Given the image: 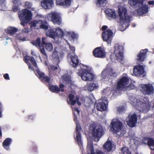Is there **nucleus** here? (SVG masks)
<instances>
[{
    "label": "nucleus",
    "instance_id": "obj_12",
    "mask_svg": "<svg viewBox=\"0 0 154 154\" xmlns=\"http://www.w3.org/2000/svg\"><path fill=\"white\" fill-rule=\"evenodd\" d=\"M112 34V30L109 29L103 31L102 34V37L103 41L107 42L108 43H110L111 42Z\"/></svg>",
    "mask_w": 154,
    "mask_h": 154
},
{
    "label": "nucleus",
    "instance_id": "obj_2",
    "mask_svg": "<svg viewBox=\"0 0 154 154\" xmlns=\"http://www.w3.org/2000/svg\"><path fill=\"white\" fill-rule=\"evenodd\" d=\"M89 130L94 140L96 142L98 141L104 134L102 127L97 126L95 123L90 125Z\"/></svg>",
    "mask_w": 154,
    "mask_h": 154
},
{
    "label": "nucleus",
    "instance_id": "obj_10",
    "mask_svg": "<svg viewBox=\"0 0 154 154\" xmlns=\"http://www.w3.org/2000/svg\"><path fill=\"white\" fill-rule=\"evenodd\" d=\"M148 52L147 49L140 50L139 53L137 54L136 58L137 62L138 64H141L142 63L146 57Z\"/></svg>",
    "mask_w": 154,
    "mask_h": 154
},
{
    "label": "nucleus",
    "instance_id": "obj_38",
    "mask_svg": "<svg viewBox=\"0 0 154 154\" xmlns=\"http://www.w3.org/2000/svg\"><path fill=\"white\" fill-rule=\"evenodd\" d=\"M147 145L149 146H154V140L151 138H149L147 139Z\"/></svg>",
    "mask_w": 154,
    "mask_h": 154
},
{
    "label": "nucleus",
    "instance_id": "obj_37",
    "mask_svg": "<svg viewBox=\"0 0 154 154\" xmlns=\"http://www.w3.org/2000/svg\"><path fill=\"white\" fill-rule=\"evenodd\" d=\"M122 154H131L130 152L129 149L127 147H124L122 148L121 150ZM135 154H138V153H136Z\"/></svg>",
    "mask_w": 154,
    "mask_h": 154
},
{
    "label": "nucleus",
    "instance_id": "obj_49",
    "mask_svg": "<svg viewBox=\"0 0 154 154\" xmlns=\"http://www.w3.org/2000/svg\"><path fill=\"white\" fill-rule=\"evenodd\" d=\"M69 48L72 53H73V54H75V47L73 46H70L69 44Z\"/></svg>",
    "mask_w": 154,
    "mask_h": 154
},
{
    "label": "nucleus",
    "instance_id": "obj_17",
    "mask_svg": "<svg viewBox=\"0 0 154 154\" xmlns=\"http://www.w3.org/2000/svg\"><path fill=\"white\" fill-rule=\"evenodd\" d=\"M57 5L63 6L64 7H69L71 4V0H56Z\"/></svg>",
    "mask_w": 154,
    "mask_h": 154
},
{
    "label": "nucleus",
    "instance_id": "obj_52",
    "mask_svg": "<svg viewBox=\"0 0 154 154\" xmlns=\"http://www.w3.org/2000/svg\"><path fill=\"white\" fill-rule=\"evenodd\" d=\"M3 77L5 79H6V80H9L10 79V78L9 77V75L8 73L5 74L4 75Z\"/></svg>",
    "mask_w": 154,
    "mask_h": 154
},
{
    "label": "nucleus",
    "instance_id": "obj_63",
    "mask_svg": "<svg viewBox=\"0 0 154 154\" xmlns=\"http://www.w3.org/2000/svg\"><path fill=\"white\" fill-rule=\"evenodd\" d=\"M77 117L75 116L74 118V121H77Z\"/></svg>",
    "mask_w": 154,
    "mask_h": 154
},
{
    "label": "nucleus",
    "instance_id": "obj_28",
    "mask_svg": "<svg viewBox=\"0 0 154 154\" xmlns=\"http://www.w3.org/2000/svg\"><path fill=\"white\" fill-rule=\"evenodd\" d=\"M11 139L9 138H6L2 143L3 146L5 149H8L11 143Z\"/></svg>",
    "mask_w": 154,
    "mask_h": 154
},
{
    "label": "nucleus",
    "instance_id": "obj_60",
    "mask_svg": "<svg viewBox=\"0 0 154 154\" xmlns=\"http://www.w3.org/2000/svg\"><path fill=\"white\" fill-rule=\"evenodd\" d=\"M74 110L75 111H76L77 113L79 114L80 113V111L77 108H75L74 109Z\"/></svg>",
    "mask_w": 154,
    "mask_h": 154
},
{
    "label": "nucleus",
    "instance_id": "obj_21",
    "mask_svg": "<svg viewBox=\"0 0 154 154\" xmlns=\"http://www.w3.org/2000/svg\"><path fill=\"white\" fill-rule=\"evenodd\" d=\"M50 91L56 93H58L60 91L63 92L64 91V88L60 89L57 85H50L48 87Z\"/></svg>",
    "mask_w": 154,
    "mask_h": 154
},
{
    "label": "nucleus",
    "instance_id": "obj_51",
    "mask_svg": "<svg viewBox=\"0 0 154 154\" xmlns=\"http://www.w3.org/2000/svg\"><path fill=\"white\" fill-rule=\"evenodd\" d=\"M69 100H72L74 98V96L72 94H69L68 96Z\"/></svg>",
    "mask_w": 154,
    "mask_h": 154
},
{
    "label": "nucleus",
    "instance_id": "obj_62",
    "mask_svg": "<svg viewBox=\"0 0 154 154\" xmlns=\"http://www.w3.org/2000/svg\"><path fill=\"white\" fill-rule=\"evenodd\" d=\"M24 58L25 60L27 61H29L30 60V57L28 56H25Z\"/></svg>",
    "mask_w": 154,
    "mask_h": 154
},
{
    "label": "nucleus",
    "instance_id": "obj_6",
    "mask_svg": "<svg viewBox=\"0 0 154 154\" xmlns=\"http://www.w3.org/2000/svg\"><path fill=\"white\" fill-rule=\"evenodd\" d=\"M114 53L117 60L122 61L124 58V47L118 44H116L114 46Z\"/></svg>",
    "mask_w": 154,
    "mask_h": 154
},
{
    "label": "nucleus",
    "instance_id": "obj_46",
    "mask_svg": "<svg viewBox=\"0 0 154 154\" xmlns=\"http://www.w3.org/2000/svg\"><path fill=\"white\" fill-rule=\"evenodd\" d=\"M57 52H54L53 54V56L54 59L58 60L59 59V57Z\"/></svg>",
    "mask_w": 154,
    "mask_h": 154
},
{
    "label": "nucleus",
    "instance_id": "obj_45",
    "mask_svg": "<svg viewBox=\"0 0 154 154\" xmlns=\"http://www.w3.org/2000/svg\"><path fill=\"white\" fill-rule=\"evenodd\" d=\"M109 75L110 77L112 78H115L117 76L116 72L112 71V69L111 71H110L109 73Z\"/></svg>",
    "mask_w": 154,
    "mask_h": 154
},
{
    "label": "nucleus",
    "instance_id": "obj_61",
    "mask_svg": "<svg viewBox=\"0 0 154 154\" xmlns=\"http://www.w3.org/2000/svg\"><path fill=\"white\" fill-rule=\"evenodd\" d=\"M76 99L77 104L79 106L81 104V103L79 101V98L76 97Z\"/></svg>",
    "mask_w": 154,
    "mask_h": 154
},
{
    "label": "nucleus",
    "instance_id": "obj_56",
    "mask_svg": "<svg viewBox=\"0 0 154 154\" xmlns=\"http://www.w3.org/2000/svg\"><path fill=\"white\" fill-rule=\"evenodd\" d=\"M107 28L108 27L106 26H103L102 27L101 29L102 30H104V31H106V30L107 29Z\"/></svg>",
    "mask_w": 154,
    "mask_h": 154
},
{
    "label": "nucleus",
    "instance_id": "obj_59",
    "mask_svg": "<svg viewBox=\"0 0 154 154\" xmlns=\"http://www.w3.org/2000/svg\"><path fill=\"white\" fill-rule=\"evenodd\" d=\"M28 119H33V116L32 115H28L27 116Z\"/></svg>",
    "mask_w": 154,
    "mask_h": 154
},
{
    "label": "nucleus",
    "instance_id": "obj_8",
    "mask_svg": "<svg viewBox=\"0 0 154 154\" xmlns=\"http://www.w3.org/2000/svg\"><path fill=\"white\" fill-rule=\"evenodd\" d=\"M129 82V79L127 77H122L118 80L116 89L118 90H121L125 88L128 85Z\"/></svg>",
    "mask_w": 154,
    "mask_h": 154
},
{
    "label": "nucleus",
    "instance_id": "obj_20",
    "mask_svg": "<svg viewBox=\"0 0 154 154\" xmlns=\"http://www.w3.org/2000/svg\"><path fill=\"white\" fill-rule=\"evenodd\" d=\"M69 56L72 63V66L73 67H76L78 65L79 62L78 57L75 54L74 56L69 54L68 56Z\"/></svg>",
    "mask_w": 154,
    "mask_h": 154
},
{
    "label": "nucleus",
    "instance_id": "obj_43",
    "mask_svg": "<svg viewBox=\"0 0 154 154\" xmlns=\"http://www.w3.org/2000/svg\"><path fill=\"white\" fill-rule=\"evenodd\" d=\"M25 7L26 8V9H30L32 6V4L30 2H26L25 3Z\"/></svg>",
    "mask_w": 154,
    "mask_h": 154
},
{
    "label": "nucleus",
    "instance_id": "obj_11",
    "mask_svg": "<svg viewBox=\"0 0 154 154\" xmlns=\"http://www.w3.org/2000/svg\"><path fill=\"white\" fill-rule=\"evenodd\" d=\"M93 54L94 57L97 58H103L106 57V52L101 47L96 48L93 50Z\"/></svg>",
    "mask_w": 154,
    "mask_h": 154
},
{
    "label": "nucleus",
    "instance_id": "obj_15",
    "mask_svg": "<svg viewBox=\"0 0 154 154\" xmlns=\"http://www.w3.org/2000/svg\"><path fill=\"white\" fill-rule=\"evenodd\" d=\"M45 38L43 37L42 39V42L41 43V39L40 38H38L35 40H32L31 42V43L33 45L39 48H42V46H43L45 44Z\"/></svg>",
    "mask_w": 154,
    "mask_h": 154
},
{
    "label": "nucleus",
    "instance_id": "obj_14",
    "mask_svg": "<svg viewBox=\"0 0 154 154\" xmlns=\"http://www.w3.org/2000/svg\"><path fill=\"white\" fill-rule=\"evenodd\" d=\"M37 75L39 79L42 82L49 83L51 80L50 78L47 76L44 73L39 70H37Z\"/></svg>",
    "mask_w": 154,
    "mask_h": 154
},
{
    "label": "nucleus",
    "instance_id": "obj_54",
    "mask_svg": "<svg viewBox=\"0 0 154 154\" xmlns=\"http://www.w3.org/2000/svg\"><path fill=\"white\" fill-rule=\"evenodd\" d=\"M51 69L52 70L54 71L57 69V67L54 65H52L51 66Z\"/></svg>",
    "mask_w": 154,
    "mask_h": 154
},
{
    "label": "nucleus",
    "instance_id": "obj_40",
    "mask_svg": "<svg viewBox=\"0 0 154 154\" xmlns=\"http://www.w3.org/2000/svg\"><path fill=\"white\" fill-rule=\"evenodd\" d=\"M68 34L71 37V38L73 39H76L78 37V35L77 34L75 33L74 32H68Z\"/></svg>",
    "mask_w": 154,
    "mask_h": 154
},
{
    "label": "nucleus",
    "instance_id": "obj_57",
    "mask_svg": "<svg viewBox=\"0 0 154 154\" xmlns=\"http://www.w3.org/2000/svg\"><path fill=\"white\" fill-rule=\"evenodd\" d=\"M148 4L149 5H154V1H149Z\"/></svg>",
    "mask_w": 154,
    "mask_h": 154
},
{
    "label": "nucleus",
    "instance_id": "obj_23",
    "mask_svg": "<svg viewBox=\"0 0 154 154\" xmlns=\"http://www.w3.org/2000/svg\"><path fill=\"white\" fill-rule=\"evenodd\" d=\"M128 2L131 6L137 7V6L143 5V0H129Z\"/></svg>",
    "mask_w": 154,
    "mask_h": 154
},
{
    "label": "nucleus",
    "instance_id": "obj_34",
    "mask_svg": "<svg viewBox=\"0 0 154 154\" xmlns=\"http://www.w3.org/2000/svg\"><path fill=\"white\" fill-rule=\"evenodd\" d=\"M98 87L97 84L94 83H90L87 85L88 90L90 91H91L95 88H97Z\"/></svg>",
    "mask_w": 154,
    "mask_h": 154
},
{
    "label": "nucleus",
    "instance_id": "obj_58",
    "mask_svg": "<svg viewBox=\"0 0 154 154\" xmlns=\"http://www.w3.org/2000/svg\"><path fill=\"white\" fill-rule=\"evenodd\" d=\"M59 88L61 89V88H64V85L63 84H60L59 85Z\"/></svg>",
    "mask_w": 154,
    "mask_h": 154
},
{
    "label": "nucleus",
    "instance_id": "obj_31",
    "mask_svg": "<svg viewBox=\"0 0 154 154\" xmlns=\"http://www.w3.org/2000/svg\"><path fill=\"white\" fill-rule=\"evenodd\" d=\"M39 23L41 24L40 26V28L45 30H47L48 29V25L47 22L46 21L39 20Z\"/></svg>",
    "mask_w": 154,
    "mask_h": 154
},
{
    "label": "nucleus",
    "instance_id": "obj_42",
    "mask_svg": "<svg viewBox=\"0 0 154 154\" xmlns=\"http://www.w3.org/2000/svg\"><path fill=\"white\" fill-rule=\"evenodd\" d=\"M30 61L32 65L35 67H37V64L36 61L33 57H31L30 58Z\"/></svg>",
    "mask_w": 154,
    "mask_h": 154
},
{
    "label": "nucleus",
    "instance_id": "obj_5",
    "mask_svg": "<svg viewBox=\"0 0 154 154\" xmlns=\"http://www.w3.org/2000/svg\"><path fill=\"white\" fill-rule=\"evenodd\" d=\"M48 19L55 24L60 25L61 23V18L59 13L51 11L47 15Z\"/></svg>",
    "mask_w": 154,
    "mask_h": 154
},
{
    "label": "nucleus",
    "instance_id": "obj_24",
    "mask_svg": "<svg viewBox=\"0 0 154 154\" xmlns=\"http://www.w3.org/2000/svg\"><path fill=\"white\" fill-rule=\"evenodd\" d=\"M105 13L108 16L113 19H115L116 17V15L115 11L112 9L108 8L105 10Z\"/></svg>",
    "mask_w": 154,
    "mask_h": 154
},
{
    "label": "nucleus",
    "instance_id": "obj_3",
    "mask_svg": "<svg viewBox=\"0 0 154 154\" xmlns=\"http://www.w3.org/2000/svg\"><path fill=\"white\" fill-rule=\"evenodd\" d=\"M18 15L21 21L20 24L24 27L25 24L28 23L32 20V14L31 11L25 9L19 11Z\"/></svg>",
    "mask_w": 154,
    "mask_h": 154
},
{
    "label": "nucleus",
    "instance_id": "obj_39",
    "mask_svg": "<svg viewBox=\"0 0 154 154\" xmlns=\"http://www.w3.org/2000/svg\"><path fill=\"white\" fill-rule=\"evenodd\" d=\"M76 140L79 145L82 144L81 134L79 132L76 133Z\"/></svg>",
    "mask_w": 154,
    "mask_h": 154
},
{
    "label": "nucleus",
    "instance_id": "obj_22",
    "mask_svg": "<svg viewBox=\"0 0 154 154\" xmlns=\"http://www.w3.org/2000/svg\"><path fill=\"white\" fill-rule=\"evenodd\" d=\"M137 11L140 15H143L148 11V7L147 5H143L138 8Z\"/></svg>",
    "mask_w": 154,
    "mask_h": 154
},
{
    "label": "nucleus",
    "instance_id": "obj_64",
    "mask_svg": "<svg viewBox=\"0 0 154 154\" xmlns=\"http://www.w3.org/2000/svg\"><path fill=\"white\" fill-rule=\"evenodd\" d=\"M132 86H133V87L132 88H132V89H133L134 88V85H129V86L130 87V88H131Z\"/></svg>",
    "mask_w": 154,
    "mask_h": 154
},
{
    "label": "nucleus",
    "instance_id": "obj_29",
    "mask_svg": "<svg viewBox=\"0 0 154 154\" xmlns=\"http://www.w3.org/2000/svg\"><path fill=\"white\" fill-rule=\"evenodd\" d=\"M47 34L48 36L53 38H54L56 36L55 30L53 29L49 30L47 32Z\"/></svg>",
    "mask_w": 154,
    "mask_h": 154
},
{
    "label": "nucleus",
    "instance_id": "obj_44",
    "mask_svg": "<svg viewBox=\"0 0 154 154\" xmlns=\"http://www.w3.org/2000/svg\"><path fill=\"white\" fill-rule=\"evenodd\" d=\"M81 127L80 125L79 124H76V133H80V131L81 130Z\"/></svg>",
    "mask_w": 154,
    "mask_h": 154
},
{
    "label": "nucleus",
    "instance_id": "obj_50",
    "mask_svg": "<svg viewBox=\"0 0 154 154\" xmlns=\"http://www.w3.org/2000/svg\"><path fill=\"white\" fill-rule=\"evenodd\" d=\"M3 111L2 106L1 103L0 102V118L2 117V112Z\"/></svg>",
    "mask_w": 154,
    "mask_h": 154
},
{
    "label": "nucleus",
    "instance_id": "obj_47",
    "mask_svg": "<svg viewBox=\"0 0 154 154\" xmlns=\"http://www.w3.org/2000/svg\"><path fill=\"white\" fill-rule=\"evenodd\" d=\"M44 45L42 46V48H39L41 52L45 56L47 55V54L45 51V49L44 48Z\"/></svg>",
    "mask_w": 154,
    "mask_h": 154
},
{
    "label": "nucleus",
    "instance_id": "obj_33",
    "mask_svg": "<svg viewBox=\"0 0 154 154\" xmlns=\"http://www.w3.org/2000/svg\"><path fill=\"white\" fill-rule=\"evenodd\" d=\"M56 33V36L59 37H62L64 35V33L63 30L60 28H58L55 30Z\"/></svg>",
    "mask_w": 154,
    "mask_h": 154
},
{
    "label": "nucleus",
    "instance_id": "obj_13",
    "mask_svg": "<svg viewBox=\"0 0 154 154\" xmlns=\"http://www.w3.org/2000/svg\"><path fill=\"white\" fill-rule=\"evenodd\" d=\"M140 91L144 94L150 95L154 92L153 87L150 84L142 85Z\"/></svg>",
    "mask_w": 154,
    "mask_h": 154
},
{
    "label": "nucleus",
    "instance_id": "obj_55",
    "mask_svg": "<svg viewBox=\"0 0 154 154\" xmlns=\"http://www.w3.org/2000/svg\"><path fill=\"white\" fill-rule=\"evenodd\" d=\"M22 32L25 33H28L29 32V29L28 28H25L22 30Z\"/></svg>",
    "mask_w": 154,
    "mask_h": 154
},
{
    "label": "nucleus",
    "instance_id": "obj_25",
    "mask_svg": "<svg viewBox=\"0 0 154 154\" xmlns=\"http://www.w3.org/2000/svg\"><path fill=\"white\" fill-rule=\"evenodd\" d=\"M96 108L98 111L102 112L106 110L107 106L106 103L104 102H102L97 103Z\"/></svg>",
    "mask_w": 154,
    "mask_h": 154
},
{
    "label": "nucleus",
    "instance_id": "obj_53",
    "mask_svg": "<svg viewBox=\"0 0 154 154\" xmlns=\"http://www.w3.org/2000/svg\"><path fill=\"white\" fill-rule=\"evenodd\" d=\"M76 100L73 99L72 100H70L69 102L70 103V104L72 105H74L76 103Z\"/></svg>",
    "mask_w": 154,
    "mask_h": 154
},
{
    "label": "nucleus",
    "instance_id": "obj_9",
    "mask_svg": "<svg viewBox=\"0 0 154 154\" xmlns=\"http://www.w3.org/2000/svg\"><path fill=\"white\" fill-rule=\"evenodd\" d=\"M127 123L130 127L133 128L136 126L137 122V117L135 113L129 114L127 118Z\"/></svg>",
    "mask_w": 154,
    "mask_h": 154
},
{
    "label": "nucleus",
    "instance_id": "obj_41",
    "mask_svg": "<svg viewBox=\"0 0 154 154\" xmlns=\"http://www.w3.org/2000/svg\"><path fill=\"white\" fill-rule=\"evenodd\" d=\"M39 20L35 21H31L30 23V28L32 27H35L36 26V24L39 23Z\"/></svg>",
    "mask_w": 154,
    "mask_h": 154
},
{
    "label": "nucleus",
    "instance_id": "obj_1",
    "mask_svg": "<svg viewBox=\"0 0 154 154\" xmlns=\"http://www.w3.org/2000/svg\"><path fill=\"white\" fill-rule=\"evenodd\" d=\"M111 129L112 132L119 137L123 136L126 133L122 122L118 119L113 120L111 123Z\"/></svg>",
    "mask_w": 154,
    "mask_h": 154
},
{
    "label": "nucleus",
    "instance_id": "obj_26",
    "mask_svg": "<svg viewBox=\"0 0 154 154\" xmlns=\"http://www.w3.org/2000/svg\"><path fill=\"white\" fill-rule=\"evenodd\" d=\"M103 149L107 151H111L112 148V142L110 141H107L103 145Z\"/></svg>",
    "mask_w": 154,
    "mask_h": 154
},
{
    "label": "nucleus",
    "instance_id": "obj_4",
    "mask_svg": "<svg viewBox=\"0 0 154 154\" xmlns=\"http://www.w3.org/2000/svg\"><path fill=\"white\" fill-rule=\"evenodd\" d=\"M118 13L119 17L120 22L123 24L128 23L126 28H128L129 26V23L130 21L131 17L127 14V10L126 8L121 6L119 8Z\"/></svg>",
    "mask_w": 154,
    "mask_h": 154
},
{
    "label": "nucleus",
    "instance_id": "obj_18",
    "mask_svg": "<svg viewBox=\"0 0 154 154\" xmlns=\"http://www.w3.org/2000/svg\"><path fill=\"white\" fill-rule=\"evenodd\" d=\"M53 5L52 0H43L41 3V5L45 9H50Z\"/></svg>",
    "mask_w": 154,
    "mask_h": 154
},
{
    "label": "nucleus",
    "instance_id": "obj_7",
    "mask_svg": "<svg viewBox=\"0 0 154 154\" xmlns=\"http://www.w3.org/2000/svg\"><path fill=\"white\" fill-rule=\"evenodd\" d=\"M78 74L83 80H91L93 79L92 73L86 70L81 69L79 70Z\"/></svg>",
    "mask_w": 154,
    "mask_h": 154
},
{
    "label": "nucleus",
    "instance_id": "obj_36",
    "mask_svg": "<svg viewBox=\"0 0 154 154\" xmlns=\"http://www.w3.org/2000/svg\"><path fill=\"white\" fill-rule=\"evenodd\" d=\"M45 48L48 51H51L53 49V47L51 43H45Z\"/></svg>",
    "mask_w": 154,
    "mask_h": 154
},
{
    "label": "nucleus",
    "instance_id": "obj_27",
    "mask_svg": "<svg viewBox=\"0 0 154 154\" xmlns=\"http://www.w3.org/2000/svg\"><path fill=\"white\" fill-rule=\"evenodd\" d=\"M14 6L13 8V10L14 12L18 11L20 10L19 6L21 5L19 0H13Z\"/></svg>",
    "mask_w": 154,
    "mask_h": 154
},
{
    "label": "nucleus",
    "instance_id": "obj_32",
    "mask_svg": "<svg viewBox=\"0 0 154 154\" xmlns=\"http://www.w3.org/2000/svg\"><path fill=\"white\" fill-rule=\"evenodd\" d=\"M146 105V104L145 103H143L140 101H139L136 103V107H137V106L138 107L137 108L138 109H139V108H140V109H139V110H143L145 108V107Z\"/></svg>",
    "mask_w": 154,
    "mask_h": 154
},
{
    "label": "nucleus",
    "instance_id": "obj_19",
    "mask_svg": "<svg viewBox=\"0 0 154 154\" xmlns=\"http://www.w3.org/2000/svg\"><path fill=\"white\" fill-rule=\"evenodd\" d=\"M88 148L90 151V152L87 154H105L103 152L99 150H97L95 152H94L93 146V143L92 142H90L88 144Z\"/></svg>",
    "mask_w": 154,
    "mask_h": 154
},
{
    "label": "nucleus",
    "instance_id": "obj_48",
    "mask_svg": "<svg viewBox=\"0 0 154 154\" xmlns=\"http://www.w3.org/2000/svg\"><path fill=\"white\" fill-rule=\"evenodd\" d=\"M5 1L6 0H0V10H3L2 6Z\"/></svg>",
    "mask_w": 154,
    "mask_h": 154
},
{
    "label": "nucleus",
    "instance_id": "obj_35",
    "mask_svg": "<svg viewBox=\"0 0 154 154\" xmlns=\"http://www.w3.org/2000/svg\"><path fill=\"white\" fill-rule=\"evenodd\" d=\"M107 2L106 0H97L96 5L98 7L103 6L104 4H106Z\"/></svg>",
    "mask_w": 154,
    "mask_h": 154
},
{
    "label": "nucleus",
    "instance_id": "obj_30",
    "mask_svg": "<svg viewBox=\"0 0 154 154\" xmlns=\"http://www.w3.org/2000/svg\"><path fill=\"white\" fill-rule=\"evenodd\" d=\"M17 29L14 27H9L7 29L6 32L8 34L13 35L17 31Z\"/></svg>",
    "mask_w": 154,
    "mask_h": 154
},
{
    "label": "nucleus",
    "instance_id": "obj_16",
    "mask_svg": "<svg viewBox=\"0 0 154 154\" xmlns=\"http://www.w3.org/2000/svg\"><path fill=\"white\" fill-rule=\"evenodd\" d=\"M144 72V68L143 66L138 65L135 66L133 69V73L136 75H142Z\"/></svg>",
    "mask_w": 154,
    "mask_h": 154
}]
</instances>
